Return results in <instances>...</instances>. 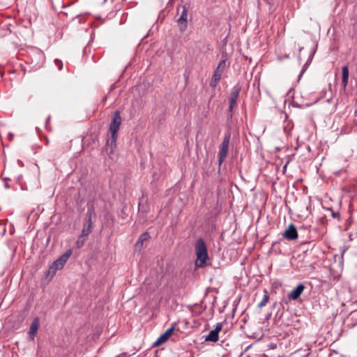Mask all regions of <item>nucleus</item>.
I'll list each match as a JSON object with an SVG mask.
<instances>
[{
    "label": "nucleus",
    "instance_id": "dca6fc26",
    "mask_svg": "<svg viewBox=\"0 0 357 357\" xmlns=\"http://www.w3.org/2000/svg\"><path fill=\"white\" fill-rule=\"evenodd\" d=\"M264 295L263 296V298L261 301V302H259L258 304L259 308H261V307H264L267 304V303L269 301V299H270L268 292L266 289L264 290Z\"/></svg>",
    "mask_w": 357,
    "mask_h": 357
},
{
    "label": "nucleus",
    "instance_id": "9b49d317",
    "mask_svg": "<svg viewBox=\"0 0 357 357\" xmlns=\"http://www.w3.org/2000/svg\"><path fill=\"white\" fill-rule=\"evenodd\" d=\"M283 236L290 241L295 240L298 238L297 229L294 224H291L288 226L283 234Z\"/></svg>",
    "mask_w": 357,
    "mask_h": 357
},
{
    "label": "nucleus",
    "instance_id": "7ed1b4c3",
    "mask_svg": "<svg viewBox=\"0 0 357 357\" xmlns=\"http://www.w3.org/2000/svg\"><path fill=\"white\" fill-rule=\"evenodd\" d=\"M72 255V250H68L65 253L61 255L56 260H55L49 267L47 275H54L56 272L63 268L64 265Z\"/></svg>",
    "mask_w": 357,
    "mask_h": 357
},
{
    "label": "nucleus",
    "instance_id": "6e6552de",
    "mask_svg": "<svg viewBox=\"0 0 357 357\" xmlns=\"http://www.w3.org/2000/svg\"><path fill=\"white\" fill-rule=\"evenodd\" d=\"M241 90V87L239 85H236L232 88L231 93V98L229 101V106L228 108V111L231 112L233 108L236 105L237 99L239 96L240 92Z\"/></svg>",
    "mask_w": 357,
    "mask_h": 357
},
{
    "label": "nucleus",
    "instance_id": "0eeeda50",
    "mask_svg": "<svg viewBox=\"0 0 357 357\" xmlns=\"http://www.w3.org/2000/svg\"><path fill=\"white\" fill-rule=\"evenodd\" d=\"M226 67V61L225 60H222L218 67L215 68L214 73H213V77H212V81L210 84L211 86L212 87H215L218 82L221 79V76H222V74L225 70Z\"/></svg>",
    "mask_w": 357,
    "mask_h": 357
},
{
    "label": "nucleus",
    "instance_id": "ddd939ff",
    "mask_svg": "<svg viewBox=\"0 0 357 357\" xmlns=\"http://www.w3.org/2000/svg\"><path fill=\"white\" fill-rule=\"evenodd\" d=\"M150 235L149 232H144L141 234L135 243V249L140 250L143 247L144 242L148 241Z\"/></svg>",
    "mask_w": 357,
    "mask_h": 357
},
{
    "label": "nucleus",
    "instance_id": "20e7f679",
    "mask_svg": "<svg viewBox=\"0 0 357 357\" xmlns=\"http://www.w3.org/2000/svg\"><path fill=\"white\" fill-rule=\"evenodd\" d=\"M230 138H231V133L229 132H227L225 133L223 141L222 142L219 152H218V163L219 166H220L225 158H227L228 151H229V146L230 142Z\"/></svg>",
    "mask_w": 357,
    "mask_h": 357
},
{
    "label": "nucleus",
    "instance_id": "a211bd4d",
    "mask_svg": "<svg viewBox=\"0 0 357 357\" xmlns=\"http://www.w3.org/2000/svg\"><path fill=\"white\" fill-rule=\"evenodd\" d=\"M83 237H79L78 240L76 242L77 248H82L85 243V239H82Z\"/></svg>",
    "mask_w": 357,
    "mask_h": 357
},
{
    "label": "nucleus",
    "instance_id": "9d476101",
    "mask_svg": "<svg viewBox=\"0 0 357 357\" xmlns=\"http://www.w3.org/2000/svg\"><path fill=\"white\" fill-rule=\"evenodd\" d=\"M222 325L221 323H218L215 326V329L210 331L208 335L205 338L206 341L215 342L218 340L219 332L222 330Z\"/></svg>",
    "mask_w": 357,
    "mask_h": 357
},
{
    "label": "nucleus",
    "instance_id": "423d86ee",
    "mask_svg": "<svg viewBox=\"0 0 357 357\" xmlns=\"http://www.w3.org/2000/svg\"><path fill=\"white\" fill-rule=\"evenodd\" d=\"M121 124V113L119 110H116L113 113L112 119L109 124V132L111 133H114V135L118 134Z\"/></svg>",
    "mask_w": 357,
    "mask_h": 357
},
{
    "label": "nucleus",
    "instance_id": "aec40b11",
    "mask_svg": "<svg viewBox=\"0 0 357 357\" xmlns=\"http://www.w3.org/2000/svg\"><path fill=\"white\" fill-rule=\"evenodd\" d=\"M5 187H6V188H10L9 185H8V183H6V182L5 183Z\"/></svg>",
    "mask_w": 357,
    "mask_h": 357
},
{
    "label": "nucleus",
    "instance_id": "39448f33",
    "mask_svg": "<svg viewBox=\"0 0 357 357\" xmlns=\"http://www.w3.org/2000/svg\"><path fill=\"white\" fill-rule=\"evenodd\" d=\"M93 217H96V213L93 207L91 206L88 208L86 222L84 224L80 237H86L91 232L93 226Z\"/></svg>",
    "mask_w": 357,
    "mask_h": 357
},
{
    "label": "nucleus",
    "instance_id": "1a4fd4ad",
    "mask_svg": "<svg viewBox=\"0 0 357 357\" xmlns=\"http://www.w3.org/2000/svg\"><path fill=\"white\" fill-rule=\"evenodd\" d=\"M40 326V319L38 317H36L32 323L31 324L29 331V338L30 340L33 341L35 337L38 334V331Z\"/></svg>",
    "mask_w": 357,
    "mask_h": 357
},
{
    "label": "nucleus",
    "instance_id": "f3484780",
    "mask_svg": "<svg viewBox=\"0 0 357 357\" xmlns=\"http://www.w3.org/2000/svg\"><path fill=\"white\" fill-rule=\"evenodd\" d=\"M111 139L107 141V145H109L112 149L116 146L118 134L114 135V133H111Z\"/></svg>",
    "mask_w": 357,
    "mask_h": 357
},
{
    "label": "nucleus",
    "instance_id": "f03ea898",
    "mask_svg": "<svg viewBox=\"0 0 357 357\" xmlns=\"http://www.w3.org/2000/svg\"><path fill=\"white\" fill-rule=\"evenodd\" d=\"M190 8V4L189 3H185L177 6V14L179 17L176 22L181 32H184L188 28V17Z\"/></svg>",
    "mask_w": 357,
    "mask_h": 357
},
{
    "label": "nucleus",
    "instance_id": "f257e3e1",
    "mask_svg": "<svg viewBox=\"0 0 357 357\" xmlns=\"http://www.w3.org/2000/svg\"><path fill=\"white\" fill-rule=\"evenodd\" d=\"M195 252L197 255L196 265L199 267L206 266L208 255L206 245L202 238H198L195 243Z\"/></svg>",
    "mask_w": 357,
    "mask_h": 357
},
{
    "label": "nucleus",
    "instance_id": "4be33fe9",
    "mask_svg": "<svg viewBox=\"0 0 357 357\" xmlns=\"http://www.w3.org/2000/svg\"><path fill=\"white\" fill-rule=\"evenodd\" d=\"M287 164H286L284 166V169H285L287 168Z\"/></svg>",
    "mask_w": 357,
    "mask_h": 357
},
{
    "label": "nucleus",
    "instance_id": "4468645a",
    "mask_svg": "<svg viewBox=\"0 0 357 357\" xmlns=\"http://www.w3.org/2000/svg\"><path fill=\"white\" fill-rule=\"evenodd\" d=\"M174 328L172 327L166 331L165 333H163L162 335L160 336V337L156 340V342L154 343V345H159L161 343L165 342L168 337L170 335V334L173 332Z\"/></svg>",
    "mask_w": 357,
    "mask_h": 357
},
{
    "label": "nucleus",
    "instance_id": "412c9836",
    "mask_svg": "<svg viewBox=\"0 0 357 357\" xmlns=\"http://www.w3.org/2000/svg\"><path fill=\"white\" fill-rule=\"evenodd\" d=\"M271 314H268L267 315V319H268V318L271 317Z\"/></svg>",
    "mask_w": 357,
    "mask_h": 357
},
{
    "label": "nucleus",
    "instance_id": "6ab92c4d",
    "mask_svg": "<svg viewBox=\"0 0 357 357\" xmlns=\"http://www.w3.org/2000/svg\"><path fill=\"white\" fill-rule=\"evenodd\" d=\"M54 63L55 65L58 67L59 70H61L62 68H63V63L61 60L59 59H55L54 60Z\"/></svg>",
    "mask_w": 357,
    "mask_h": 357
},
{
    "label": "nucleus",
    "instance_id": "f8f14e48",
    "mask_svg": "<svg viewBox=\"0 0 357 357\" xmlns=\"http://www.w3.org/2000/svg\"><path fill=\"white\" fill-rule=\"evenodd\" d=\"M305 289V286L300 283L298 284L289 294L288 298L290 300L295 301L299 298Z\"/></svg>",
    "mask_w": 357,
    "mask_h": 357
},
{
    "label": "nucleus",
    "instance_id": "2eb2a0df",
    "mask_svg": "<svg viewBox=\"0 0 357 357\" xmlns=\"http://www.w3.org/2000/svg\"><path fill=\"white\" fill-rule=\"evenodd\" d=\"M349 79V68L347 66H344L342 67V82L343 84L344 87H346L348 84Z\"/></svg>",
    "mask_w": 357,
    "mask_h": 357
}]
</instances>
